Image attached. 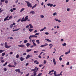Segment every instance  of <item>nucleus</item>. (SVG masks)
I'll return each mask as SVG.
<instances>
[{"instance_id": "f257e3e1", "label": "nucleus", "mask_w": 76, "mask_h": 76, "mask_svg": "<svg viewBox=\"0 0 76 76\" xmlns=\"http://www.w3.org/2000/svg\"><path fill=\"white\" fill-rule=\"evenodd\" d=\"M62 73H63V72L61 71L60 74H58L57 75V72H56V71H55L54 73V74L55 76H63V75L62 74H61Z\"/></svg>"}, {"instance_id": "f03ea898", "label": "nucleus", "mask_w": 76, "mask_h": 76, "mask_svg": "<svg viewBox=\"0 0 76 76\" xmlns=\"http://www.w3.org/2000/svg\"><path fill=\"white\" fill-rule=\"evenodd\" d=\"M26 3H27V5L28 7H32V4L29 3V1H26Z\"/></svg>"}, {"instance_id": "7ed1b4c3", "label": "nucleus", "mask_w": 76, "mask_h": 76, "mask_svg": "<svg viewBox=\"0 0 76 76\" xmlns=\"http://www.w3.org/2000/svg\"><path fill=\"white\" fill-rule=\"evenodd\" d=\"M4 47L6 48H10L11 47V46L10 45L8 46V45H7V42H5L4 43Z\"/></svg>"}, {"instance_id": "20e7f679", "label": "nucleus", "mask_w": 76, "mask_h": 76, "mask_svg": "<svg viewBox=\"0 0 76 76\" xmlns=\"http://www.w3.org/2000/svg\"><path fill=\"white\" fill-rule=\"evenodd\" d=\"M9 17V16L8 15L7 16L4 20V21H6V20H9V19H8Z\"/></svg>"}, {"instance_id": "39448f33", "label": "nucleus", "mask_w": 76, "mask_h": 76, "mask_svg": "<svg viewBox=\"0 0 76 76\" xmlns=\"http://www.w3.org/2000/svg\"><path fill=\"white\" fill-rule=\"evenodd\" d=\"M28 19V16H26L24 19V22H26V20H27Z\"/></svg>"}, {"instance_id": "423d86ee", "label": "nucleus", "mask_w": 76, "mask_h": 76, "mask_svg": "<svg viewBox=\"0 0 76 76\" xmlns=\"http://www.w3.org/2000/svg\"><path fill=\"white\" fill-rule=\"evenodd\" d=\"M34 37H35V38H37L38 37L35 35H30L29 36V38H34Z\"/></svg>"}, {"instance_id": "0eeeda50", "label": "nucleus", "mask_w": 76, "mask_h": 76, "mask_svg": "<svg viewBox=\"0 0 76 76\" xmlns=\"http://www.w3.org/2000/svg\"><path fill=\"white\" fill-rule=\"evenodd\" d=\"M32 42H33V45H34V46H37V45H36V44H35V43L34 42H35V40L33 39L32 40Z\"/></svg>"}, {"instance_id": "6e6552de", "label": "nucleus", "mask_w": 76, "mask_h": 76, "mask_svg": "<svg viewBox=\"0 0 76 76\" xmlns=\"http://www.w3.org/2000/svg\"><path fill=\"white\" fill-rule=\"evenodd\" d=\"M70 53V50H69L68 52H66L65 53V54L67 55V54H69Z\"/></svg>"}, {"instance_id": "1a4fd4ad", "label": "nucleus", "mask_w": 76, "mask_h": 76, "mask_svg": "<svg viewBox=\"0 0 76 76\" xmlns=\"http://www.w3.org/2000/svg\"><path fill=\"white\" fill-rule=\"evenodd\" d=\"M15 71L16 72H18V73H20V69H16L15 70Z\"/></svg>"}, {"instance_id": "9d476101", "label": "nucleus", "mask_w": 76, "mask_h": 76, "mask_svg": "<svg viewBox=\"0 0 76 76\" xmlns=\"http://www.w3.org/2000/svg\"><path fill=\"white\" fill-rule=\"evenodd\" d=\"M47 5L48 6H50V7H52L53 6V4L49 3L47 4Z\"/></svg>"}, {"instance_id": "9b49d317", "label": "nucleus", "mask_w": 76, "mask_h": 76, "mask_svg": "<svg viewBox=\"0 0 76 76\" xmlns=\"http://www.w3.org/2000/svg\"><path fill=\"white\" fill-rule=\"evenodd\" d=\"M30 14H32V15H34V14H35V12L33 11H31L29 13Z\"/></svg>"}, {"instance_id": "f8f14e48", "label": "nucleus", "mask_w": 76, "mask_h": 76, "mask_svg": "<svg viewBox=\"0 0 76 76\" xmlns=\"http://www.w3.org/2000/svg\"><path fill=\"white\" fill-rule=\"evenodd\" d=\"M18 47H25V45H18Z\"/></svg>"}, {"instance_id": "ddd939ff", "label": "nucleus", "mask_w": 76, "mask_h": 76, "mask_svg": "<svg viewBox=\"0 0 76 76\" xmlns=\"http://www.w3.org/2000/svg\"><path fill=\"white\" fill-rule=\"evenodd\" d=\"M47 45H48V44H46L45 45H42L40 46V47H46Z\"/></svg>"}, {"instance_id": "4468645a", "label": "nucleus", "mask_w": 76, "mask_h": 76, "mask_svg": "<svg viewBox=\"0 0 76 76\" xmlns=\"http://www.w3.org/2000/svg\"><path fill=\"white\" fill-rule=\"evenodd\" d=\"M53 62L54 64V65H56V59H55V58L53 59Z\"/></svg>"}, {"instance_id": "2eb2a0df", "label": "nucleus", "mask_w": 76, "mask_h": 76, "mask_svg": "<svg viewBox=\"0 0 76 76\" xmlns=\"http://www.w3.org/2000/svg\"><path fill=\"white\" fill-rule=\"evenodd\" d=\"M32 51V49H27L26 50V52L27 53H28V52H29V51Z\"/></svg>"}, {"instance_id": "dca6fc26", "label": "nucleus", "mask_w": 76, "mask_h": 76, "mask_svg": "<svg viewBox=\"0 0 76 76\" xmlns=\"http://www.w3.org/2000/svg\"><path fill=\"white\" fill-rule=\"evenodd\" d=\"M28 30L30 32H31L33 31V29L30 28L29 27L28 28Z\"/></svg>"}, {"instance_id": "f3484780", "label": "nucleus", "mask_w": 76, "mask_h": 76, "mask_svg": "<svg viewBox=\"0 0 76 76\" xmlns=\"http://www.w3.org/2000/svg\"><path fill=\"white\" fill-rule=\"evenodd\" d=\"M26 46L27 47H29V46L30 45H31V44H30L29 43H27L26 44Z\"/></svg>"}, {"instance_id": "a211bd4d", "label": "nucleus", "mask_w": 76, "mask_h": 76, "mask_svg": "<svg viewBox=\"0 0 76 76\" xmlns=\"http://www.w3.org/2000/svg\"><path fill=\"white\" fill-rule=\"evenodd\" d=\"M30 57V55H27L26 57V59H28V58H29Z\"/></svg>"}, {"instance_id": "6ab92c4d", "label": "nucleus", "mask_w": 76, "mask_h": 76, "mask_svg": "<svg viewBox=\"0 0 76 76\" xmlns=\"http://www.w3.org/2000/svg\"><path fill=\"white\" fill-rule=\"evenodd\" d=\"M29 26L30 28H34V27L32 26V24H29Z\"/></svg>"}, {"instance_id": "aec40b11", "label": "nucleus", "mask_w": 76, "mask_h": 76, "mask_svg": "<svg viewBox=\"0 0 76 76\" xmlns=\"http://www.w3.org/2000/svg\"><path fill=\"white\" fill-rule=\"evenodd\" d=\"M54 70H53L52 71H50L48 73V74H50L51 73H53L54 72Z\"/></svg>"}, {"instance_id": "412c9836", "label": "nucleus", "mask_w": 76, "mask_h": 76, "mask_svg": "<svg viewBox=\"0 0 76 76\" xmlns=\"http://www.w3.org/2000/svg\"><path fill=\"white\" fill-rule=\"evenodd\" d=\"M20 59L21 61H23V60H24V58L22 57H21Z\"/></svg>"}, {"instance_id": "4be33fe9", "label": "nucleus", "mask_w": 76, "mask_h": 76, "mask_svg": "<svg viewBox=\"0 0 76 76\" xmlns=\"http://www.w3.org/2000/svg\"><path fill=\"white\" fill-rule=\"evenodd\" d=\"M24 10H25V8H22L20 11V12H23Z\"/></svg>"}, {"instance_id": "5701e85b", "label": "nucleus", "mask_w": 76, "mask_h": 76, "mask_svg": "<svg viewBox=\"0 0 76 76\" xmlns=\"http://www.w3.org/2000/svg\"><path fill=\"white\" fill-rule=\"evenodd\" d=\"M46 29V27H45L44 28H42V29H41L40 31H43L44 30V29Z\"/></svg>"}, {"instance_id": "b1692460", "label": "nucleus", "mask_w": 76, "mask_h": 76, "mask_svg": "<svg viewBox=\"0 0 76 76\" xmlns=\"http://www.w3.org/2000/svg\"><path fill=\"white\" fill-rule=\"evenodd\" d=\"M37 6V4H35L34 6H33L32 7V9H34V7H35Z\"/></svg>"}, {"instance_id": "393cba45", "label": "nucleus", "mask_w": 76, "mask_h": 76, "mask_svg": "<svg viewBox=\"0 0 76 76\" xmlns=\"http://www.w3.org/2000/svg\"><path fill=\"white\" fill-rule=\"evenodd\" d=\"M45 40H46V41H48V42H51V41L49 39H45Z\"/></svg>"}, {"instance_id": "a878e982", "label": "nucleus", "mask_w": 76, "mask_h": 76, "mask_svg": "<svg viewBox=\"0 0 76 76\" xmlns=\"http://www.w3.org/2000/svg\"><path fill=\"white\" fill-rule=\"evenodd\" d=\"M24 17H23L22 18V19L21 20V22H25V21L24 20Z\"/></svg>"}, {"instance_id": "bb28decb", "label": "nucleus", "mask_w": 76, "mask_h": 76, "mask_svg": "<svg viewBox=\"0 0 76 76\" xmlns=\"http://www.w3.org/2000/svg\"><path fill=\"white\" fill-rule=\"evenodd\" d=\"M20 29V28H18L17 29H15L13 30V32H15V31H18V30H19Z\"/></svg>"}, {"instance_id": "cd10ccee", "label": "nucleus", "mask_w": 76, "mask_h": 76, "mask_svg": "<svg viewBox=\"0 0 76 76\" xmlns=\"http://www.w3.org/2000/svg\"><path fill=\"white\" fill-rule=\"evenodd\" d=\"M26 42H28V40H25L24 41V44H26Z\"/></svg>"}, {"instance_id": "c85d7f7f", "label": "nucleus", "mask_w": 76, "mask_h": 76, "mask_svg": "<svg viewBox=\"0 0 76 76\" xmlns=\"http://www.w3.org/2000/svg\"><path fill=\"white\" fill-rule=\"evenodd\" d=\"M56 15H57V13L56 12H54L53 14V16H56Z\"/></svg>"}, {"instance_id": "c756f323", "label": "nucleus", "mask_w": 76, "mask_h": 76, "mask_svg": "<svg viewBox=\"0 0 76 76\" xmlns=\"http://www.w3.org/2000/svg\"><path fill=\"white\" fill-rule=\"evenodd\" d=\"M62 45L63 46H66V43H64L62 44Z\"/></svg>"}, {"instance_id": "7c9ffc66", "label": "nucleus", "mask_w": 76, "mask_h": 76, "mask_svg": "<svg viewBox=\"0 0 76 76\" xmlns=\"http://www.w3.org/2000/svg\"><path fill=\"white\" fill-rule=\"evenodd\" d=\"M7 62H6L4 64H3L4 66H6V65H7Z\"/></svg>"}, {"instance_id": "2f4dec72", "label": "nucleus", "mask_w": 76, "mask_h": 76, "mask_svg": "<svg viewBox=\"0 0 76 76\" xmlns=\"http://www.w3.org/2000/svg\"><path fill=\"white\" fill-rule=\"evenodd\" d=\"M14 65H15V66H16V65L17 64V63H16V61H14Z\"/></svg>"}, {"instance_id": "473e14b6", "label": "nucleus", "mask_w": 76, "mask_h": 76, "mask_svg": "<svg viewBox=\"0 0 76 76\" xmlns=\"http://www.w3.org/2000/svg\"><path fill=\"white\" fill-rule=\"evenodd\" d=\"M40 17L41 18H44V16L43 15H41L40 16Z\"/></svg>"}, {"instance_id": "72a5a7b5", "label": "nucleus", "mask_w": 76, "mask_h": 76, "mask_svg": "<svg viewBox=\"0 0 76 76\" xmlns=\"http://www.w3.org/2000/svg\"><path fill=\"white\" fill-rule=\"evenodd\" d=\"M5 53H2V56H4V55H5Z\"/></svg>"}, {"instance_id": "f704fd0d", "label": "nucleus", "mask_w": 76, "mask_h": 76, "mask_svg": "<svg viewBox=\"0 0 76 76\" xmlns=\"http://www.w3.org/2000/svg\"><path fill=\"white\" fill-rule=\"evenodd\" d=\"M0 1H1V2H3V3H4V1H5V0H1Z\"/></svg>"}, {"instance_id": "c9c22d12", "label": "nucleus", "mask_w": 76, "mask_h": 76, "mask_svg": "<svg viewBox=\"0 0 76 76\" xmlns=\"http://www.w3.org/2000/svg\"><path fill=\"white\" fill-rule=\"evenodd\" d=\"M44 64H46V63H47V61H46V60H44Z\"/></svg>"}, {"instance_id": "e433bc0d", "label": "nucleus", "mask_w": 76, "mask_h": 76, "mask_svg": "<svg viewBox=\"0 0 76 76\" xmlns=\"http://www.w3.org/2000/svg\"><path fill=\"white\" fill-rule=\"evenodd\" d=\"M36 42L38 43V44H39L40 42L39 41V40H37L36 41Z\"/></svg>"}, {"instance_id": "4c0bfd02", "label": "nucleus", "mask_w": 76, "mask_h": 76, "mask_svg": "<svg viewBox=\"0 0 76 76\" xmlns=\"http://www.w3.org/2000/svg\"><path fill=\"white\" fill-rule=\"evenodd\" d=\"M0 61L1 63H4V61L2 60H0Z\"/></svg>"}, {"instance_id": "58836bf2", "label": "nucleus", "mask_w": 76, "mask_h": 76, "mask_svg": "<svg viewBox=\"0 0 76 76\" xmlns=\"http://www.w3.org/2000/svg\"><path fill=\"white\" fill-rule=\"evenodd\" d=\"M42 73H39V74L38 75L39 76H41V75H42Z\"/></svg>"}, {"instance_id": "ea45409f", "label": "nucleus", "mask_w": 76, "mask_h": 76, "mask_svg": "<svg viewBox=\"0 0 76 76\" xmlns=\"http://www.w3.org/2000/svg\"><path fill=\"white\" fill-rule=\"evenodd\" d=\"M70 8H67V12H69V11H70Z\"/></svg>"}, {"instance_id": "a19ab883", "label": "nucleus", "mask_w": 76, "mask_h": 76, "mask_svg": "<svg viewBox=\"0 0 76 76\" xmlns=\"http://www.w3.org/2000/svg\"><path fill=\"white\" fill-rule=\"evenodd\" d=\"M29 39H30V42H32V39H31V38L30 37H29Z\"/></svg>"}, {"instance_id": "79ce46f5", "label": "nucleus", "mask_w": 76, "mask_h": 76, "mask_svg": "<svg viewBox=\"0 0 76 76\" xmlns=\"http://www.w3.org/2000/svg\"><path fill=\"white\" fill-rule=\"evenodd\" d=\"M19 57V56L18 54H17L16 56V58H18Z\"/></svg>"}, {"instance_id": "37998d69", "label": "nucleus", "mask_w": 76, "mask_h": 76, "mask_svg": "<svg viewBox=\"0 0 76 76\" xmlns=\"http://www.w3.org/2000/svg\"><path fill=\"white\" fill-rule=\"evenodd\" d=\"M59 60L60 61H61V60H62V58H61V57H60L59 58Z\"/></svg>"}, {"instance_id": "c03bdc74", "label": "nucleus", "mask_w": 76, "mask_h": 76, "mask_svg": "<svg viewBox=\"0 0 76 76\" xmlns=\"http://www.w3.org/2000/svg\"><path fill=\"white\" fill-rule=\"evenodd\" d=\"M12 16L11 15L9 18V19H11V18H12Z\"/></svg>"}, {"instance_id": "a18cd8bd", "label": "nucleus", "mask_w": 76, "mask_h": 76, "mask_svg": "<svg viewBox=\"0 0 76 76\" xmlns=\"http://www.w3.org/2000/svg\"><path fill=\"white\" fill-rule=\"evenodd\" d=\"M3 52V50H0V53H2Z\"/></svg>"}, {"instance_id": "49530a36", "label": "nucleus", "mask_w": 76, "mask_h": 76, "mask_svg": "<svg viewBox=\"0 0 76 76\" xmlns=\"http://www.w3.org/2000/svg\"><path fill=\"white\" fill-rule=\"evenodd\" d=\"M5 3H6V4H7L8 3V1L7 0L5 1Z\"/></svg>"}, {"instance_id": "de8ad7c7", "label": "nucleus", "mask_w": 76, "mask_h": 76, "mask_svg": "<svg viewBox=\"0 0 76 76\" xmlns=\"http://www.w3.org/2000/svg\"><path fill=\"white\" fill-rule=\"evenodd\" d=\"M13 53L12 52H10V54L11 55L13 54Z\"/></svg>"}, {"instance_id": "09e8293b", "label": "nucleus", "mask_w": 76, "mask_h": 76, "mask_svg": "<svg viewBox=\"0 0 76 76\" xmlns=\"http://www.w3.org/2000/svg\"><path fill=\"white\" fill-rule=\"evenodd\" d=\"M39 34V33H37L35 34V35H38Z\"/></svg>"}, {"instance_id": "8fccbe9b", "label": "nucleus", "mask_w": 76, "mask_h": 76, "mask_svg": "<svg viewBox=\"0 0 76 76\" xmlns=\"http://www.w3.org/2000/svg\"><path fill=\"white\" fill-rule=\"evenodd\" d=\"M8 67H12V65L9 64L8 65Z\"/></svg>"}, {"instance_id": "3c124183", "label": "nucleus", "mask_w": 76, "mask_h": 76, "mask_svg": "<svg viewBox=\"0 0 76 76\" xmlns=\"http://www.w3.org/2000/svg\"><path fill=\"white\" fill-rule=\"evenodd\" d=\"M13 27V25L12 24H11L10 25V28H12Z\"/></svg>"}, {"instance_id": "603ef678", "label": "nucleus", "mask_w": 76, "mask_h": 76, "mask_svg": "<svg viewBox=\"0 0 76 76\" xmlns=\"http://www.w3.org/2000/svg\"><path fill=\"white\" fill-rule=\"evenodd\" d=\"M45 35H48V34H49V33H48V32H45Z\"/></svg>"}, {"instance_id": "864d4df0", "label": "nucleus", "mask_w": 76, "mask_h": 76, "mask_svg": "<svg viewBox=\"0 0 76 76\" xmlns=\"http://www.w3.org/2000/svg\"><path fill=\"white\" fill-rule=\"evenodd\" d=\"M20 20V19H19L18 21H17V22H18V23H19V21Z\"/></svg>"}, {"instance_id": "5fc2aeb1", "label": "nucleus", "mask_w": 76, "mask_h": 76, "mask_svg": "<svg viewBox=\"0 0 76 76\" xmlns=\"http://www.w3.org/2000/svg\"><path fill=\"white\" fill-rule=\"evenodd\" d=\"M4 71H7V69H6V68H4Z\"/></svg>"}, {"instance_id": "6e6d98bb", "label": "nucleus", "mask_w": 76, "mask_h": 76, "mask_svg": "<svg viewBox=\"0 0 76 76\" xmlns=\"http://www.w3.org/2000/svg\"><path fill=\"white\" fill-rule=\"evenodd\" d=\"M34 33H37V30H36L35 31H34Z\"/></svg>"}, {"instance_id": "4d7b16f0", "label": "nucleus", "mask_w": 76, "mask_h": 76, "mask_svg": "<svg viewBox=\"0 0 76 76\" xmlns=\"http://www.w3.org/2000/svg\"><path fill=\"white\" fill-rule=\"evenodd\" d=\"M37 62H38V61H37V60H35L34 61V63H37Z\"/></svg>"}, {"instance_id": "13d9d810", "label": "nucleus", "mask_w": 76, "mask_h": 76, "mask_svg": "<svg viewBox=\"0 0 76 76\" xmlns=\"http://www.w3.org/2000/svg\"><path fill=\"white\" fill-rule=\"evenodd\" d=\"M38 57H39V58H41V55H40Z\"/></svg>"}, {"instance_id": "bf43d9fd", "label": "nucleus", "mask_w": 76, "mask_h": 76, "mask_svg": "<svg viewBox=\"0 0 76 76\" xmlns=\"http://www.w3.org/2000/svg\"><path fill=\"white\" fill-rule=\"evenodd\" d=\"M26 55V53H23V56H25Z\"/></svg>"}, {"instance_id": "052dcab7", "label": "nucleus", "mask_w": 76, "mask_h": 76, "mask_svg": "<svg viewBox=\"0 0 76 76\" xmlns=\"http://www.w3.org/2000/svg\"><path fill=\"white\" fill-rule=\"evenodd\" d=\"M66 65H69V62H68L66 63Z\"/></svg>"}, {"instance_id": "680f3d73", "label": "nucleus", "mask_w": 76, "mask_h": 76, "mask_svg": "<svg viewBox=\"0 0 76 76\" xmlns=\"http://www.w3.org/2000/svg\"><path fill=\"white\" fill-rule=\"evenodd\" d=\"M29 25H28L27 26H26V28H29Z\"/></svg>"}, {"instance_id": "e2e57ef3", "label": "nucleus", "mask_w": 76, "mask_h": 76, "mask_svg": "<svg viewBox=\"0 0 76 76\" xmlns=\"http://www.w3.org/2000/svg\"><path fill=\"white\" fill-rule=\"evenodd\" d=\"M28 65H29V63H26V66H28Z\"/></svg>"}, {"instance_id": "0e129e2a", "label": "nucleus", "mask_w": 76, "mask_h": 76, "mask_svg": "<svg viewBox=\"0 0 76 76\" xmlns=\"http://www.w3.org/2000/svg\"><path fill=\"white\" fill-rule=\"evenodd\" d=\"M10 12H13V9H11L10 10Z\"/></svg>"}, {"instance_id": "69168bd1", "label": "nucleus", "mask_w": 76, "mask_h": 76, "mask_svg": "<svg viewBox=\"0 0 76 76\" xmlns=\"http://www.w3.org/2000/svg\"><path fill=\"white\" fill-rule=\"evenodd\" d=\"M29 75V74L28 73V74H27L25 76H28Z\"/></svg>"}, {"instance_id": "338daca9", "label": "nucleus", "mask_w": 76, "mask_h": 76, "mask_svg": "<svg viewBox=\"0 0 76 76\" xmlns=\"http://www.w3.org/2000/svg\"><path fill=\"white\" fill-rule=\"evenodd\" d=\"M12 9L13 10H16V8H13Z\"/></svg>"}, {"instance_id": "774afa93", "label": "nucleus", "mask_w": 76, "mask_h": 76, "mask_svg": "<svg viewBox=\"0 0 76 76\" xmlns=\"http://www.w3.org/2000/svg\"><path fill=\"white\" fill-rule=\"evenodd\" d=\"M55 20H56V21H57L58 22V20L56 18L55 19Z\"/></svg>"}]
</instances>
